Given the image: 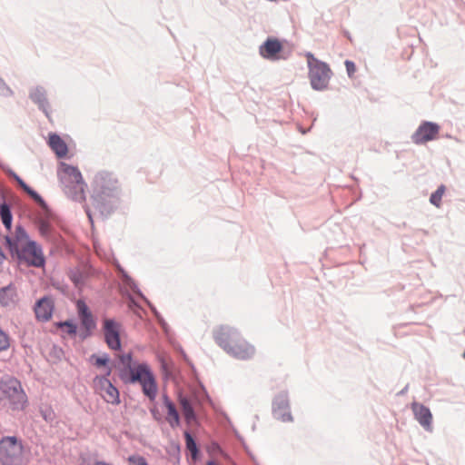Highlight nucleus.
Returning a JSON list of instances; mask_svg holds the SVG:
<instances>
[{"label":"nucleus","instance_id":"1","mask_svg":"<svg viewBox=\"0 0 465 465\" xmlns=\"http://www.w3.org/2000/svg\"><path fill=\"white\" fill-rule=\"evenodd\" d=\"M57 176L64 193L74 201L85 202L87 187L80 170L64 162L59 163Z\"/></svg>","mask_w":465,"mask_h":465},{"label":"nucleus","instance_id":"2","mask_svg":"<svg viewBox=\"0 0 465 465\" xmlns=\"http://www.w3.org/2000/svg\"><path fill=\"white\" fill-rule=\"evenodd\" d=\"M214 337L219 346L237 359L248 360L254 355V348L233 329L221 327Z\"/></svg>","mask_w":465,"mask_h":465},{"label":"nucleus","instance_id":"3","mask_svg":"<svg viewBox=\"0 0 465 465\" xmlns=\"http://www.w3.org/2000/svg\"><path fill=\"white\" fill-rule=\"evenodd\" d=\"M120 376L125 383H138L143 393L151 401L156 399L158 394L156 378L147 363L134 364L127 371H121Z\"/></svg>","mask_w":465,"mask_h":465},{"label":"nucleus","instance_id":"4","mask_svg":"<svg viewBox=\"0 0 465 465\" xmlns=\"http://www.w3.org/2000/svg\"><path fill=\"white\" fill-rule=\"evenodd\" d=\"M305 57L309 69V79L312 89L317 91L326 89L331 76L330 66L326 63L317 59L312 53H306Z\"/></svg>","mask_w":465,"mask_h":465},{"label":"nucleus","instance_id":"5","mask_svg":"<svg viewBox=\"0 0 465 465\" xmlns=\"http://www.w3.org/2000/svg\"><path fill=\"white\" fill-rule=\"evenodd\" d=\"M24 446L15 436H5L0 440V464L22 465Z\"/></svg>","mask_w":465,"mask_h":465},{"label":"nucleus","instance_id":"6","mask_svg":"<svg viewBox=\"0 0 465 465\" xmlns=\"http://www.w3.org/2000/svg\"><path fill=\"white\" fill-rule=\"evenodd\" d=\"M0 389L9 400L14 410H23L27 403V397L22 389L20 381L14 377H5L1 381Z\"/></svg>","mask_w":465,"mask_h":465},{"label":"nucleus","instance_id":"7","mask_svg":"<svg viewBox=\"0 0 465 465\" xmlns=\"http://www.w3.org/2000/svg\"><path fill=\"white\" fill-rule=\"evenodd\" d=\"M111 367L106 368L104 376H96L94 379V388L95 391L107 402L113 405L120 403V395L118 390L108 380L111 375Z\"/></svg>","mask_w":465,"mask_h":465},{"label":"nucleus","instance_id":"8","mask_svg":"<svg viewBox=\"0 0 465 465\" xmlns=\"http://www.w3.org/2000/svg\"><path fill=\"white\" fill-rule=\"evenodd\" d=\"M439 133V124L431 122H424L418 127L416 132L412 134L411 139L412 142L416 144H423L430 141L437 139Z\"/></svg>","mask_w":465,"mask_h":465},{"label":"nucleus","instance_id":"9","mask_svg":"<svg viewBox=\"0 0 465 465\" xmlns=\"http://www.w3.org/2000/svg\"><path fill=\"white\" fill-rule=\"evenodd\" d=\"M5 244L7 245L12 255L18 254L26 247L29 241L25 231L22 227H16L14 235H7L5 237Z\"/></svg>","mask_w":465,"mask_h":465},{"label":"nucleus","instance_id":"10","mask_svg":"<svg viewBox=\"0 0 465 465\" xmlns=\"http://www.w3.org/2000/svg\"><path fill=\"white\" fill-rule=\"evenodd\" d=\"M272 413L277 420L282 422H291L293 420L286 393H280L274 398L272 402Z\"/></svg>","mask_w":465,"mask_h":465},{"label":"nucleus","instance_id":"11","mask_svg":"<svg viewBox=\"0 0 465 465\" xmlns=\"http://www.w3.org/2000/svg\"><path fill=\"white\" fill-rule=\"evenodd\" d=\"M20 260L26 261L30 265L41 267L45 263V258L41 248L33 241L17 256Z\"/></svg>","mask_w":465,"mask_h":465},{"label":"nucleus","instance_id":"12","mask_svg":"<svg viewBox=\"0 0 465 465\" xmlns=\"http://www.w3.org/2000/svg\"><path fill=\"white\" fill-rule=\"evenodd\" d=\"M104 331L108 347L112 350H119L121 348V325L114 320L107 319L104 322Z\"/></svg>","mask_w":465,"mask_h":465},{"label":"nucleus","instance_id":"13","mask_svg":"<svg viewBox=\"0 0 465 465\" xmlns=\"http://www.w3.org/2000/svg\"><path fill=\"white\" fill-rule=\"evenodd\" d=\"M117 180L107 172L98 173L94 179V190L101 193H109L116 189Z\"/></svg>","mask_w":465,"mask_h":465},{"label":"nucleus","instance_id":"14","mask_svg":"<svg viewBox=\"0 0 465 465\" xmlns=\"http://www.w3.org/2000/svg\"><path fill=\"white\" fill-rule=\"evenodd\" d=\"M282 51V43L272 37H269L263 45L260 46L259 52L260 54L269 60H278L280 59L279 54Z\"/></svg>","mask_w":465,"mask_h":465},{"label":"nucleus","instance_id":"15","mask_svg":"<svg viewBox=\"0 0 465 465\" xmlns=\"http://www.w3.org/2000/svg\"><path fill=\"white\" fill-rule=\"evenodd\" d=\"M411 410L415 419L419 421V423L426 430H431L432 414L430 409L419 402H413L411 404Z\"/></svg>","mask_w":465,"mask_h":465},{"label":"nucleus","instance_id":"16","mask_svg":"<svg viewBox=\"0 0 465 465\" xmlns=\"http://www.w3.org/2000/svg\"><path fill=\"white\" fill-rule=\"evenodd\" d=\"M54 312V301L50 297L40 299L35 307V312L37 320L47 322L51 319Z\"/></svg>","mask_w":465,"mask_h":465},{"label":"nucleus","instance_id":"17","mask_svg":"<svg viewBox=\"0 0 465 465\" xmlns=\"http://www.w3.org/2000/svg\"><path fill=\"white\" fill-rule=\"evenodd\" d=\"M48 144L58 158L64 157L68 153L65 142L55 134H49Z\"/></svg>","mask_w":465,"mask_h":465},{"label":"nucleus","instance_id":"18","mask_svg":"<svg viewBox=\"0 0 465 465\" xmlns=\"http://www.w3.org/2000/svg\"><path fill=\"white\" fill-rule=\"evenodd\" d=\"M163 404L167 410L166 420L170 424L172 428H176L180 425V417L179 413L175 408V405L172 402V401L168 398V396H163Z\"/></svg>","mask_w":465,"mask_h":465},{"label":"nucleus","instance_id":"19","mask_svg":"<svg viewBox=\"0 0 465 465\" xmlns=\"http://www.w3.org/2000/svg\"><path fill=\"white\" fill-rule=\"evenodd\" d=\"M30 98L33 102L38 104L39 108L42 109L46 116H49L47 109L49 104L45 96V91L42 87H36L30 92Z\"/></svg>","mask_w":465,"mask_h":465},{"label":"nucleus","instance_id":"20","mask_svg":"<svg viewBox=\"0 0 465 465\" xmlns=\"http://www.w3.org/2000/svg\"><path fill=\"white\" fill-rule=\"evenodd\" d=\"M16 301V291L15 288L9 285L0 290V304L7 307L12 306Z\"/></svg>","mask_w":465,"mask_h":465},{"label":"nucleus","instance_id":"21","mask_svg":"<svg viewBox=\"0 0 465 465\" xmlns=\"http://www.w3.org/2000/svg\"><path fill=\"white\" fill-rule=\"evenodd\" d=\"M180 404L186 422L188 424H191L193 421L195 420V414L192 407V404L186 398H181Z\"/></svg>","mask_w":465,"mask_h":465},{"label":"nucleus","instance_id":"22","mask_svg":"<svg viewBox=\"0 0 465 465\" xmlns=\"http://www.w3.org/2000/svg\"><path fill=\"white\" fill-rule=\"evenodd\" d=\"M1 220L7 230H10L12 225V214L9 206L4 203L0 205Z\"/></svg>","mask_w":465,"mask_h":465},{"label":"nucleus","instance_id":"23","mask_svg":"<svg viewBox=\"0 0 465 465\" xmlns=\"http://www.w3.org/2000/svg\"><path fill=\"white\" fill-rule=\"evenodd\" d=\"M445 190H446L445 186L440 185L436 190V192L430 195V203L433 204L434 206H436L437 208H440L441 205V199L445 193Z\"/></svg>","mask_w":465,"mask_h":465},{"label":"nucleus","instance_id":"24","mask_svg":"<svg viewBox=\"0 0 465 465\" xmlns=\"http://www.w3.org/2000/svg\"><path fill=\"white\" fill-rule=\"evenodd\" d=\"M184 437H185L186 448L191 452L192 457L193 459H195L197 452H198L196 443H195L193 438L192 437V435L188 431L184 432Z\"/></svg>","mask_w":465,"mask_h":465},{"label":"nucleus","instance_id":"25","mask_svg":"<svg viewBox=\"0 0 465 465\" xmlns=\"http://www.w3.org/2000/svg\"><path fill=\"white\" fill-rule=\"evenodd\" d=\"M91 361L98 368L105 367L106 369L108 367L107 363L109 361V358L106 354H104L103 356L92 355Z\"/></svg>","mask_w":465,"mask_h":465},{"label":"nucleus","instance_id":"26","mask_svg":"<svg viewBox=\"0 0 465 465\" xmlns=\"http://www.w3.org/2000/svg\"><path fill=\"white\" fill-rule=\"evenodd\" d=\"M119 360L121 363L124 365V369L122 371H127L132 366H134V364H138L137 362L132 361V355L131 353L123 354L119 357Z\"/></svg>","mask_w":465,"mask_h":465},{"label":"nucleus","instance_id":"27","mask_svg":"<svg viewBox=\"0 0 465 465\" xmlns=\"http://www.w3.org/2000/svg\"><path fill=\"white\" fill-rule=\"evenodd\" d=\"M10 347L9 336L0 329V352L6 351Z\"/></svg>","mask_w":465,"mask_h":465},{"label":"nucleus","instance_id":"28","mask_svg":"<svg viewBox=\"0 0 465 465\" xmlns=\"http://www.w3.org/2000/svg\"><path fill=\"white\" fill-rule=\"evenodd\" d=\"M129 465H148L146 460L140 455H132L127 459Z\"/></svg>","mask_w":465,"mask_h":465},{"label":"nucleus","instance_id":"29","mask_svg":"<svg viewBox=\"0 0 465 465\" xmlns=\"http://www.w3.org/2000/svg\"><path fill=\"white\" fill-rule=\"evenodd\" d=\"M76 306H77L79 317H84L85 315L86 316L87 315H92L91 312H89V309H88V307H87V305L85 304L84 302L78 301L77 303H76Z\"/></svg>","mask_w":465,"mask_h":465},{"label":"nucleus","instance_id":"30","mask_svg":"<svg viewBox=\"0 0 465 465\" xmlns=\"http://www.w3.org/2000/svg\"><path fill=\"white\" fill-rule=\"evenodd\" d=\"M82 324L87 329H93L95 326L94 321L92 315H85L84 317H80Z\"/></svg>","mask_w":465,"mask_h":465},{"label":"nucleus","instance_id":"31","mask_svg":"<svg viewBox=\"0 0 465 465\" xmlns=\"http://www.w3.org/2000/svg\"><path fill=\"white\" fill-rule=\"evenodd\" d=\"M344 64H345L348 75L350 77H352L354 73L356 72V65H355V64L353 62L350 61V60H346Z\"/></svg>","mask_w":465,"mask_h":465},{"label":"nucleus","instance_id":"32","mask_svg":"<svg viewBox=\"0 0 465 465\" xmlns=\"http://www.w3.org/2000/svg\"><path fill=\"white\" fill-rule=\"evenodd\" d=\"M35 201H36L39 203H44V201L42 197L34 190H32L30 187L27 191H25Z\"/></svg>","mask_w":465,"mask_h":465},{"label":"nucleus","instance_id":"33","mask_svg":"<svg viewBox=\"0 0 465 465\" xmlns=\"http://www.w3.org/2000/svg\"><path fill=\"white\" fill-rule=\"evenodd\" d=\"M60 326L61 327H65L67 332L70 333V334H74L76 332V327L74 324H72V323H70L68 322L61 323Z\"/></svg>","mask_w":465,"mask_h":465},{"label":"nucleus","instance_id":"34","mask_svg":"<svg viewBox=\"0 0 465 465\" xmlns=\"http://www.w3.org/2000/svg\"><path fill=\"white\" fill-rule=\"evenodd\" d=\"M15 179L17 181V183H19V185L25 190V191H27L29 189V186L21 179L19 178L18 176H15Z\"/></svg>","mask_w":465,"mask_h":465},{"label":"nucleus","instance_id":"35","mask_svg":"<svg viewBox=\"0 0 465 465\" xmlns=\"http://www.w3.org/2000/svg\"><path fill=\"white\" fill-rule=\"evenodd\" d=\"M91 465H113V464L105 462V461L96 460Z\"/></svg>","mask_w":465,"mask_h":465},{"label":"nucleus","instance_id":"36","mask_svg":"<svg viewBox=\"0 0 465 465\" xmlns=\"http://www.w3.org/2000/svg\"><path fill=\"white\" fill-rule=\"evenodd\" d=\"M46 229H47V225L43 224V225L41 226V231H42V232H43V233H44V232H45Z\"/></svg>","mask_w":465,"mask_h":465},{"label":"nucleus","instance_id":"37","mask_svg":"<svg viewBox=\"0 0 465 465\" xmlns=\"http://www.w3.org/2000/svg\"><path fill=\"white\" fill-rule=\"evenodd\" d=\"M85 212H86V213H87V215H88L89 219L91 220V219H92V217H91V213H90V210H89V208H87V207H86Z\"/></svg>","mask_w":465,"mask_h":465},{"label":"nucleus","instance_id":"38","mask_svg":"<svg viewBox=\"0 0 465 465\" xmlns=\"http://www.w3.org/2000/svg\"><path fill=\"white\" fill-rule=\"evenodd\" d=\"M207 465H217V464L215 462H213V461H210V462L207 463Z\"/></svg>","mask_w":465,"mask_h":465},{"label":"nucleus","instance_id":"39","mask_svg":"<svg viewBox=\"0 0 465 465\" xmlns=\"http://www.w3.org/2000/svg\"><path fill=\"white\" fill-rule=\"evenodd\" d=\"M463 358L465 359V351H464V353H463Z\"/></svg>","mask_w":465,"mask_h":465}]
</instances>
